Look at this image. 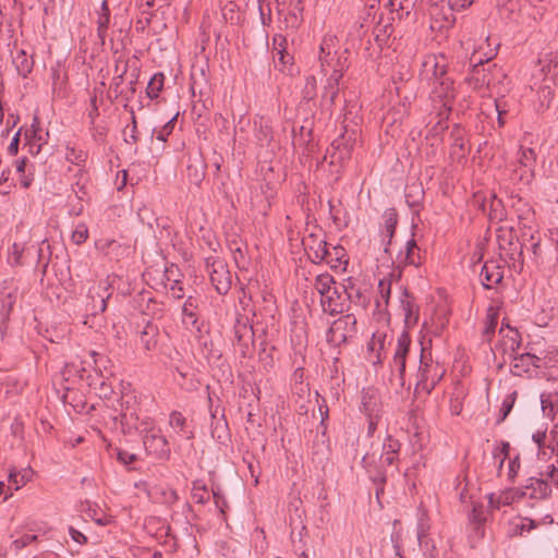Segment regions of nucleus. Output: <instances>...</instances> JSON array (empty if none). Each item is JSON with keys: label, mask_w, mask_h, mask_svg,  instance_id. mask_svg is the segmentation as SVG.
I'll return each mask as SVG.
<instances>
[{"label": "nucleus", "mask_w": 558, "mask_h": 558, "mask_svg": "<svg viewBox=\"0 0 558 558\" xmlns=\"http://www.w3.org/2000/svg\"><path fill=\"white\" fill-rule=\"evenodd\" d=\"M496 56V52L490 50L488 54H485V58H483L480 52H474L471 57V63H472V73L469 77V83L473 86L475 89H482L484 87H489L492 80H490V65L486 68L485 65ZM496 64L492 65V68H495Z\"/></svg>", "instance_id": "1"}, {"label": "nucleus", "mask_w": 558, "mask_h": 558, "mask_svg": "<svg viewBox=\"0 0 558 558\" xmlns=\"http://www.w3.org/2000/svg\"><path fill=\"white\" fill-rule=\"evenodd\" d=\"M356 331V318L353 314H347L336 319L326 333V340L333 347L345 343Z\"/></svg>", "instance_id": "2"}, {"label": "nucleus", "mask_w": 558, "mask_h": 558, "mask_svg": "<svg viewBox=\"0 0 558 558\" xmlns=\"http://www.w3.org/2000/svg\"><path fill=\"white\" fill-rule=\"evenodd\" d=\"M206 267L216 291L221 295L227 294L232 283L231 272L227 264L219 258L208 257L206 258Z\"/></svg>", "instance_id": "3"}, {"label": "nucleus", "mask_w": 558, "mask_h": 558, "mask_svg": "<svg viewBox=\"0 0 558 558\" xmlns=\"http://www.w3.org/2000/svg\"><path fill=\"white\" fill-rule=\"evenodd\" d=\"M410 347L411 337L408 331H402L398 337L392 362L390 364L392 372L396 371L398 373L399 385L401 387L404 386L405 364Z\"/></svg>", "instance_id": "4"}, {"label": "nucleus", "mask_w": 558, "mask_h": 558, "mask_svg": "<svg viewBox=\"0 0 558 558\" xmlns=\"http://www.w3.org/2000/svg\"><path fill=\"white\" fill-rule=\"evenodd\" d=\"M332 284H335L333 277L329 274H322L316 277L314 287L323 298H326V301L324 299L322 301L325 311H329L331 314L341 313L342 307L333 303V295H339V292L337 288L332 289Z\"/></svg>", "instance_id": "5"}, {"label": "nucleus", "mask_w": 558, "mask_h": 558, "mask_svg": "<svg viewBox=\"0 0 558 558\" xmlns=\"http://www.w3.org/2000/svg\"><path fill=\"white\" fill-rule=\"evenodd\" d=\"M233 333H234V345H238L242 356H245L252 344L254 330L252 326L248 324V319L244 316H239L235 319L233 325Z\"/></svg>", "instance_id": "6"}, {"label": "nucleus", "mask_w": 558, "mask_h": 558, "mask_svg": "<svg viewBox=\"0 0 558 558\" xmlns=\"http://www.w3.org/2000/svg\"><path fill=\"white\" fill-rule=\"evenodd\" d=\"M434 100L438 99L446 112L451 111L452 101L456 97L453 81L450 77L433 81L432 90Z\"/></svg>", "instance_id": "7"}, {"label": "nucleus", "mask_w": 558, "mask_h": 558, "mask_svg": "<svg viewBox=\"0 0 558 558\" xmlns=\"http://www.w3.org/2000/svg\"><path fill=\"white\" fill-rule=\"evenodd\" d=\"M355 143V132L345 131L341 135H339L331 143V158L332 162H342L348 160L351 157L353 146Z\"/></svg>", "instance_id": "8"}, {"label": "nucleus", "mask_w": 558, "mask_h": 558, "mask_svg": "<svg viewBox=\"0 0 558 558\" xmlns=\"http://www.w3.org/2000/svg\"><path fill=\"white\" fill-rule=\"evenodd\" d=\"M420 363L416 388H421L429 393L440 380L441 374L437 373L438 366L423 361V353L421 354Z\"/></svg>", "instance_id": "9"}, {"label": "nucleus", "mask_w": 558, "mask_h": 558, "mask_svg": "<svg viewBox=\"0 0 558 558\" xmlns=\"http://www.w3.org/2000/svg\"><path fill=\"white\" fill-rule=\"evenodd\" d=\"M303 244L312 262L320 263L326 260L328 264L332 263V258L329 259L330 252L327 248V242L325 240H320L316 235L310 234L303 240Z\"/></svg>", "instance_id": "10"}, {"label": "nucleus", "mask_w": 558, "mask_h": 558, "mask_svg": "<svg viewBox=\"0 0 558 558\" xmlns=\"http://www.w3.org/2000/svg\"><path fill=\"white\" fill-rule=\"evenodd\" d=\"M343 76V66L335 69L326 80L322 94V105L331 108L339 94V82Z\"/></svg>", "instance_id": "11"}, {"label": "nucleus", "mask_w": 558, "mask_h": 558, "mask_svg": "<svg viewBox=\"0 0 558 558\" xmlns=\"http://www.w3.org/2000/svg\"><path fill=\"white\" fill-rule=\"evenodd\" d=\"M109 290L110 286L108 283H100L89 289L88 298L90 299L89 311L92 315H97L106 311L107 301L111 295Z\"/></svg>", "instance_id": "12"}, {"label": "nucleus", "mask_w": 558, "mask_h": 558, "mask_svg": "<svg viewBox=\"0 0 558 558\" xmlns=\"http://www.w3.org/2000/svg\"><path fill=\"white\" fill-rule=\"evenodd\" d=\"M143 444L149 454L159 459L169 458L170 456L168 441L162 435L147 433L143 438Z\"/></svg>", "instance_id": "13"}, {"label": "nucleus", "mask_w": 558, "mask_h": 558, "mask_svg": "<svg viewBox=\"0 0 558 558\" xmlns=\"http://www.w3.org/2000/svg\"><path fill=\"white\" fill-rule=\"evenodd\" d=\"M526 496V493L519 488H509L498 494L488 496V506L493 510H498L504 506H510L514 501Z\"/></svg>", "instance_id": "14"}, {"label": "nucleus", "mask_w": 558, "mask_h": 558, "mask_svg": "<svg viewBox=\"0 0 558 558\" xmlns=\"http://www.w3.org/2000/svg\"><path fill=\"white\" fill-rule=\"evenodd\" d=\"M423 72L427 78L434 81L447 77V62L444 56H428L423 62Z\"/></svg>", "instance_id": "15"}, {"label": "nucleus", "mask_w": 558, "mask_h": 558, "mask_svg": "<svg viewBox=\"0 0 558 558\" xmlns=\"http://www.w3.org/2000/svg\"><path fill=\"white\" fill-rule=\"evenodd\" d=\"M138 342L145 352L155 351L159 342V328L151 322H146L138 335Z\"/></svg>", "instance_id": "16"}, {"label": "nucleus", "mask_w": 558, "mask_h": 558, "mask_svg": "<svg viewBox=\"0 0 558 558\" xmlns=\"http://www.w3.org/2000/svg\"><path fill=\"white\" fill-rule=\"evenodd\" d=\"M480 278L485 289H492L495 284L501 282L504 271L496 262H486L482 267Z\"/></svg>", "instance_id": "17"}, {"label": "nucleus", "mask_w": 558, "mask_h": 558, "mask_svg": "<svg viewBox=\"0 0 558 558\" xmlns=\"http://www.w3.org/2000/svg\"><path fill=\"white\" fill-rule=\"evenodd\" d=\"M532 499H545L551 494L547 480L530 477L529 483L521 488Z\"/></svg>", "instance_id": "18"}, {"label": "nucleus", "mask_w": 558, "mask_h": 558, "mask_svg": "<svg viewBox=\"0 0 558 558\" xmlns=\"http://www.w3.org/2000/svg\"><path fill=\"white\" fill-rule=\"evenodd\" d=\"M400 442L388 436L383 445V452L379 458L380 468H391L398 460Z\"/></svg>", "instance_id": "19"}, {"label": "nucleus", "mask_w": 558, "mask_h": 558, "mask_svg": "<svg viewBox=\"0 0 558 558\" xmlns=\"http://www.w3.org/2000/svg\"><path fill=\"white\" fill-rule=\"evenodd\" d=\"M197 300L189 296L182 306V324L187 328H196L199 331L198 315H197Z\"/></svg>", "instance_id": "20"}, {"label": "nucleus", "mask_w": 558, "mask_h": 558, "mask_svg": "<svg viewBox=\"0 0 558 558\" xmlns=\"http://www.w3.org/2000/svg\"><path fill=\"white\" fill-rule=\"evenodd\" d=\"M379 398L374 388H365L361 392V410L366 416L378 415Z\"/></svg>", "instance_id": "21"}, {"label": "nucleus", "mask_w": 558, "mask_h": 558, "mask_svg": "<svg viewBox=\"0 0 558 558\" xmlns=\"http://www.w3.org/2000/svg\"><path fill=\"white\" fill-rule=\"evenodd\" d=\"M537 527V523L529 518H514L509 521L507 535L509 537L523 536Z\"/></svg>", "instance_id": "22"}, {"label": "nucleus", "mask_w": 558, "mask_h": 558, "mask_svg": "<svg viewBox=\"0 0 558 558\" xmlns=\"http://www.w3.org/2000/svg\"><path fill=\"white\" fill-rule=\"evenodd\" d=\"M401 308L404 314V322L407 326H414L418 322V306L415 304L414 299L405 291L403 299H401Z\"/></svg>", "instance_id": "23"}, {"label": "nucleus", "mask_w": 558, "mask_h": 558, "mask_svg": "<svg viewBox=\"0 0 558 558\" xmlns=\"http://www.w3.org/2000/svg\"><path fill=\"white\" fill-rule=\"evenodd\" d=\"M383 238L387 239V245L390 244L391 239L395 235L396 227L398 223V213L395 208H389L383 214Z\"/></svg>", "instance_id": "24"}, {"label": "nucleus", "mask_w": 558, "mask_h": 558, "mask_svg": "<svg viewBox=\"0 0 558 558\" xmlns=\"http://www.w3.org/2000/svg\"><path fill=\"white\" fill-rule=\"evenodd\" d=\"M398 258L400 264L403 265H412L415 267L421 265V255L414 239L407 242L404 253L401 252Z\"/></svg>", "instance_id": "25"}, {"label": "nucleus", "mask_w": 558, "mask_h": 558, "mask_svg": "<svg viewBox=\"0 0 558 558\" xmlns=\"http://www.w3.org/2000/svg\"><path fill=\"white\" fill-rule=\"evenodd\" d=\"M13 64L22 77H27V75L33 71L34 60L32 57H28L24 49H19L13 57Z\"/></svg>", "instance_id": "26"}, {"label": "nucleus", "mask_w": 558, "mask_h": 558, "mask_svg": "<svg viewBox=\"0 0 558 558\" xmlns=\"http://www.w3.org/2000/svg\"><path fill=\"white\" fill-rule=\"evenodd\" d=\"M129 69H133V72L137 71V57L133 56L132 58L125 60L123 64V71L113 77L111 88L113 89L116 97L122 95L121 85L124 82V76L126 75Z\"/></svg>", "instance_id": "27"}, {"label": "nucleus", "mask_w": 558, "mask_h": 558, "mask_svg": "<svg viewBox=\"0 0 558 558\" xmlns=\"http://www.w3.org/2000/svg\"><path fill=\"white\" fill-rule=\"evenodd\" d=\"M392 33V25L390 23V17H388L386 21L383 16H380L377 24L374 26L373 34L375 36V40L378 43V45H384L389 36Z\"/></svg>", "instance_id": "28"}, {"label": "nucleus", "mask_w": 558, "mask_h": 558, "mask_svg": "<svg viewBox=\"0 0 558 558\" xmlns=\"http://www.w3.org/2000/svg\"><path fill=\"white\" fill-rule=\"evenodd\" d=\"M52 95L56 98H64L66 96V76L61 74L58 69L51 70Z\"/></svg>", "instance_id": "29"}, {"label": "nucleus", "mask_w": 558, "mask_h": 558, "mask_svg": "<svg viewBox=\"0 0 558 558\" xmlns=\"http://www.w3.org/2000/svg\"><path fill=\"white\" fill-rule=\"evenodd\" d=\"M215 422L211 423V436L220 444H226V440L229 438V433L227 428V422L225 417H220L216 420V413H211Z\"/></svg>", "instance_id": "30"}, {"label": "nucleus", "mask_w": 558, "mask_h": 558, "mask_svg": "<svg viewBox=\"0 0 558 558\" xmlns=\"http://www.w3.org/2000/svg\"><path fill=\"white\" fill-rule=\"evenodd\" d=\"M32 470L24 469L22 471H11L9 474V487L19 490L22 486H24L32 478Z\"/></svg>", "instance_id": "31"}, {"label": "nucleus", "mask_w": 558, "mask_h": 558, "mask_svg": "<svg viewBox=\"0 0 558 558\" xmlns=\"http://www.w3.org/2000/svg\"><path fill=\"white\" fill-rule=\"evenodd\" d=\"M430 520L425 509H417L416 536L418 538L430 536Z\"/></svg>", "instance_id": "32"}, {"label": "nucleus", "mask_w": 558, "mask_h": 558, "mask_svg": "<svg viewBox=\"0 0 558 558\" xmlns=\"http://www.w3.org/2000/svg\"><path fill=\"white\" fill-rule=\"evenodd\" d=\"M109 20H110V12H109V9L107 5V1H102L101 13L99 14L98 20H97V33H98V37L101 39L102 43L105 40L106 33H107V29L109 26Z\"/></svg>", "instance_id": "33"}, {"label": "nucleus", "mask_w": 558, "mask_h": 558, "mask_svg": "<svg viewBox=\"0 0 558 558\" xmlns=\"http://www.w3.org/2000/svg\"><path fill=\"white\" fill-rule=\"evenodd\" d=\"M293 392L299 397H304L308 393V385L304 383V371L303 368H296L292 375Z\"/></svg>", "instance_id": "34"}, {"label": "nucleus", "mask_w": 558, "mask_h": 558, "mask_svg": "<svg viewBox=\"0 0 558 558\" xmlns=\"http://www.w3.org/2000/svg\"><path fill=\"white\" fill-rule=\"evenodd\" d=\"M498 324V314L490 307L486 315L485 326L483 329V339L490 341L492 336L495 333Z\"/></svg>", "instance_id": "35"}, {"label": "nucleus", "mask_w": 558, "mask_h": 558, "mask_svg": "<svg viewBox=\"0 0 558 558\" xmlns=\"http://www.w3.org/2000/svg\"><path fill=\"white\" fill-rule=\"evenodd\" d=\"M451 137L453 138V143L451 145V155L457 156L458 158L464 157L465 142L462 137L461 130L457 125L451 132Z\"/></svg>", "instance_id": "36"}, {"label": "nucleus", "mask_w": 558, "mask_h": 558, "mask_svg": "<svg viewBox=\"0 0 558 558\" xmlns=\"http://www.w3.org/2000/svg\"><path fill=\"white\" fill-rule=\"evenodd\" d=\"M165 75L162 73H155L147 85V96L150 99H155L159 96V93L163 88Z\"/></svg>", "instance_id": "37"}, {"label": "nucleus", "mask_w": 558, "mask_h": 558, "mask_svg": "<svg viewBox=\"0 0 558 558\" xmlns=\"http://www.w3.org/2000/svg\"><path fill=\"white\" fill-rule=\"evenodd\" d=\"M534 178V168L524 166H517L513 170V180L518 181L522 185H529Z\"/></svg>", "instance_id": "38"}, {"label": "nucleus", "mask_w": 558, "mask_h": 558, "mask_svg": "<svg viewBox=\"0 0 558 558\" xmlns=\"http://www.w3.org/2000/svg\"><path fill=\"white\" fill-rule=\"evenodd\" d=\"M65 159L76 166H84L87 160V153L83 149L66 147Z\"/></svg>", "instance_id": "39"}, {"label": "nucleus", "mask_w": 558, "mask_h": 558, "mask_svg": "<svg viewBox=\"0 0 558 558\" xmlns=\"http://www.w3.org/2000/svg\"><path fill=\"white\" fill-rule=\"evenodd\" d=\"M178 113L174 114L168 122H166L160 129H154L153 135L156 136L158 141L166 142L168 136L173 132Z\"/></svg>", "instance_id": "40"}, {"label": "nucleus", "mask_w": 558, "mask_h": 558, "mask_svg": "<svg viewBox=\"0 0 558 558\" xmlns=\"http://www.w3.org/2000/svg\"><path fill=\"white\" fill-rule=\"evenodd\" d=\"M417 542H418V546L425 557H428V558L437 557L438 550H437L435 541L430 536L418 538Z\"/></svg>", "instance_id": "41"}, {"label": "nucleus", "mask_w": 558, "mask_h": 558, "mask_svg": "<svg viewBox=\"0 0 558 558\" xmlns=\"http://www.w3.org/2000/svg\"><path fill=\"white\" fill-rule=\"evenodd\" d=\"M317 95V81L314 75H307L305 77V84L302 89V96L305 100H312Z\"/></svg>", "instance_id": "42"}, {"label": "nucleus", "mask_w": 558, "mask_h": 558, "mask_svg": "<svg viewBox=\"0 0 558 558\" xmlns=\"http://www.w3.org/2000/svg\"><path fill=\"white\" fill-rule=\"evenodd\" d=\"M536 160L535 151L532 148H520L518 166H524L525 168H534Z\"/></svg>", "instance_id": "43"}, {"label": "nucleus", "mask_w": 558, "mask_h": 558, "mask_svg": "<svg viewBox=\"0 0 558 558\" xmlns=\"http://www.w3.org/2000/svg\"><path fill=\"white\" fill-rule=\"evenodd\" d=\"M332 44V39L329 38H325L320 45V54H319V61H320V65H322V70L325 72V74H327V69H326V65H330V58H331V52H330V46Z\"/></svg>", "instance_id": "44"}, {"label": "nucleus", "mask_w": 558, "mask_h": 558, "mask_svg": "<svg viewBox=\"0 0 558 558\" xmlns=\"http://www.w3.org/2000/svg\"><path fill=\"white\" fill-rule=\"evenodd\" d=\"M545 359L546 357H544V360ZM520 361H527L530 367L533 366V367H536V368H541L543 366H547L549 364H554V363L557 362V361H554L551 357H549L548 362L542 363L543 357L536 355L535 353H531V352L522 353Z\"/></svg>", "instance_id": "45"}, {"label": "nucleus", "mask_w": 558, "mask_h": 558, "mask_svg": "<svg viewBox=\"0 0 558 558\" xmlns=\"http://www.w3.org/2000/svg\"><path fill=\"white\" fill-rule=\"evenodd\" d=\"M517 397V392L510 393L502 402L500 411H499V417L498 422H502L506 420V417L509 415L513 408V403Z\"/></svg>", "instance_id": "46"}, {"label": "nucleus", "mask_w": 558, "mask_h": 558, "mask_svg": "<svg viewBox=\"0 0 558 558\" xmlns=\"http://www.w3.org/2000/svg\"><path fill=\"white\" fill-rule=\"evenodd\" d=\"M23 251H24V248L20 244L14 243L10 248L9 256H8V263L11 266H20L22 264L21 259H22Z\"/></svg>", "instance_id": "47"}, {"label": "nucleus", "mask_w": 558, "mask_h": 558, "mask_svg": "<svg viewBox=\"0 0 558 558\" xmlns=\"http://www.w3.org/2000/svg\"><path fill=\"white\" fill-rule=\"evenodd\" d=\"M124 141L128 144H135L138 141L137 124L134 112L132 111V125L124 130Z\"/></svg>", "instance_id": "48"}, {"label": "nucleus", "mask_w": 558, "mask_h": 558, "mask_svg": "<svg viewBox=\"0 0 558 558\" xmlns=\"http://www.w3.org/2000/svg\"><path fill=\"white\" fill-rule=\"evenodd\" d=\"M506 345L511 349V351H515L520 347L519 332L515 329L508 327V330L505 333Z\"/></svg>", "instance_id": "49"}, {"label": "nucleus", "mask_w": 558, "mask_h": 558, "mask_svg": "<svg viewBox=\"0 0 558 558\" xmlns=\"http://www.w3.org/2000/svg\"><path fill=\"white\" fill-rule=\"evenodd\" d=\"M37 537L38 536L35 534H24L12 542V547L15 549V551H19L33 542L37 541Z\"/></svg>", "instance_id": "50"}, {"label": "nucleus", "mask_w": 558, "mask_h": 558, "mask_svg": "<svg viewBox=\"0 0 558 558\" xmlns=\"http://www.w3.org/2000/svg\"><path fill=\"white\" fill-rule=\"evenodd\" d=\"M521 354L514 356L511 372L515 376H521L523 373L529 372L530 365L527 361H520Z\"/></svg>", "instance_id": "51"}, {"label": "nucleus", "mask_w": 558, "mask_h": 558, "mask_svg": "<svg viewBox=\"0 0 558 558\" xmlns=\"http://www.w3.org/2000/svg\"><path fill=\"white\" fill-rule=\"evenodd\" d=\"M520 466H521V463H520V456L519 454H517L513 458L509 459L507 476H508V480L510 482H514V480H515V477L518 475V472L520 470Z\"/></svg>", "instance_id": "52"}, {"label": "nucleus", "mask_w": 558, "mask_h": 558, "mask_svg": "<svg viewBox=\"0 0 558 558\" xmlns=\"http://www.w3.org/2000/svg\"><path fill=\"white\" fill-rule=\"evenodd\" d=\"M88 238V229L84 223H81L72 233V240L75 244L84 243Z\"/></svg>", "instance_id": "53"}, {"label": "nucleus", "mask_w": 558, "mask_h": 558, "mask_svg": "<svg viewBox=\"0 0 558 558\" xmlns=\"http://www.w3.org/2000/svg\"><path fill=\"white\" fill-rule=\"evenodd\" d=\"M255 136L258 142L262 144L268 143L271 140V130L267 124L260 123L258 128H256Z\"/></svg>", "instance_id": "54"}, {"label": "nucleus", "mask_w": 558, "mask_h": 558, "mask_svg": "<svg viewBox=\"0 0 558 558\" xmlns=\"http://www.w3.org/2000/svg\"><path fill=\"white\" fill-rule=\"evenodd\" d=\"M510 444L508 441H501L500 445L494 449L493 456L495 459H510Z\"/></svg>", "instance_id": "55"}, {"label": "nucleus", "mask_w": 558, "mask_h": 558, "mask_svg": "<svg viewBox=\"0 0 558 558\" xmlns=\"http://www.w3.org/2000/svg\"><path fill=\"white\" fill-rule=\"evenodd\" d=\"M343 290L351 302L356 304L361 302L362 293L353 283L349 282L348 286H343Z\"/></svg>", "instance_id": "56"}, {"label": "nucleus", "mask_w": 558, "mask_h": 558, "mask_svg": "<svg viewBox=\"0 0 558 558\" xmlns=\"http://www.w3.org/2000/svg\"><path fill=\"white\" fill-rule=\"evenodd\" d=\"M116 454H117L118 461L124 465H130L137 459L135 453H131V452H128V451L119 449V448L116 449Z\"/></svg>", "instance_id": "57"}, {"label": "nucleus", "mask_w": 558, "mask_h": 558, "mask_svg": "<svg viewBox=\"0 0 558 558\" xmlns=\"http://www.w3.org/2000/svg\"><path fill=\"white\" fill-rule=\"evenodd\" d=\"M185 417L180 412H171L169 423L173 428H179V430L182 432L185 426Z\"/></svg>", "instance_id": "58"}, {"label": "nucleus", "mask_w": 558, "mask_h": 558, "mask_svg": "<svg viewBox=\"0 0 558 558\" xmlns=\"http://www.w3.org/2000/svg\"><path fill=\"white\" fill-rule=\"evenodd\" d=\"M193 499L198 504H205L209 499V495L205 487H199L196 484H194L193 487Z\"/></svg>", "instance_id": "59"}, {"label": "nucleus", "mask_w": 558, "mask_h": 558, "mask_svg": "<svg viewBox=\"0 0 558 558\" xmlns=\"http://www.w3.org/2000/svg\"><path fill=\"white\" fill-rule=\"evenodd\" d=\"M474 0H448V7L451 11H461L469 8Z\"/></svg>", "instance_id": "60"}, {"label": "nucleus", "mask_w": 558, "mask_h": 558, "mask_svg": "<svg viewBox=\"0 0 558 558\" xmlns=\"http://www.w3.org/2000/svg\"><path fill=\"white\" fill-rule=\"evenodd\" d=\"M471 519L477 524H483L486 520L484 508L482 505H474L472 508Z\"/></svg>", "instance_id": "61"}, {"label": "nucleus", "mask_w": 558, "mask_h": 558, "mask_svg": "<svg viewBox=\"0 0 558 558\" xmlns=\"http://www.w3.org/2000/svg\"><path fill=\"white\" fill-rule=\"evenodd\" d=\"M380 299L387 304L390 296L391 282L389 280H380L379 284Z\"/></svg>", "instance_id": "62"}, {"label": "nucleus", "mask_w": 558, "mask_h": 558, "mask_svg": "<svg viewBox=\"0 0 558 558\" xmlns=\"http://www.w3.org/2000/svg\"><path fill=\"white\" fill-rule=\"evenodd\" d=\"M335 257V260L340 264H347L348 259H345V251L342 246H333L332 252H330L329 257Z\"/></svg>", "instance_id": "63"}, {"label": "nucleus", "mask_w": 558, "mask_h": 558, "mask_svg": "<svg viewBox=\"0 0 558 558\" xmlns=\"http://www.w3.org/2000/svg\"><path fill=\"white\" fill-rule=\"evenodd\" d=\"M169 292L171 293L173 299L181 300L184 296L183 287L181 286L179 280H173L172 284L169 288Z\"/></svg>", "instance_id": "64"}]
</instances>
